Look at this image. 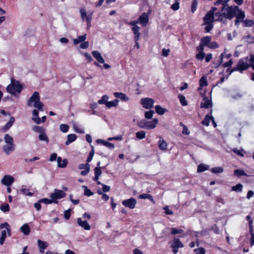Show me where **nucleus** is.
I'll list each match as a JSON object with an SVG mask.
<instances>
[{"label":"nucleus","instance_id":"obj_1","mask_svg":"<svg viewBox=\"0 0 254 254\" xmlns=\"http://www.w3.org/2000/svg\"><path fill=\"white\" fill-rule=\"evenodd\" d=\"M27 105L29 107H34L39 111H43L44 104L40 101V97L38 92H34L29 99Z\"/></svg>","mask_w":254,"mask_h":254},{"label":"nucleus","instance_id":"obj_2","mask_svg":"<svg viewBox=\"0 0 254 254\" xmlns=\"http://www.w3.org/2000/svg\"><path fill=\"white\" fill-rule=\"evenodd\" d=\"M238 11H239V7L237 6H229L228 4H225L222 8V15L225 18L231 19Z\"/></svg>","mask_w":254,"mask_h":254},{"label":"nucleus","instance_id":"obj_3","mask_svg":"<svg viewBox=\"0 0 254 254\" xmlns=\"http://www.w3.org/2000/svg\"><path fill=\"white\" fill-rule=\"evenodd\" d=\"M22 89L23 86L20 82L14 80H12L11 83L6 87L7 91L14 95H15L16 94H19Z\"/></svg>","mask_w":254,"mask_h":254},{"label":"nucleus","instance_id":"obj_4","mask_svg":"<svg viewBox=\"0 0 254 254\" xmlns=\"http://www.w3.org/2000/svg\"><path fill=\"white\" fill-rule=\"evenodd\" d=\"M158 123L157 119H154L152 121L142 120L138 123V126L142 128L152 129L156 127Z\"/></svg>","mask_w":254,"mask_h":254},{"label":"nucleus","instance_id":"obj_5","mask_svg":"<svg viewBox=\"0 0 254 254\" xmlns=\"http://www.w3.org/2000/svg\"><path fill=\"white\" fill-rule=\"evenodd\" d=\"M0 228L5 229V230L1 231V237L0 238V245H2L7 237V234L8 236H10L11 234L10 228L9 225L7 222L1 224L0 225Z\"/></svg>","mask_w":254,"mask_h":254},{"label":"nucleus","instance_id":"obj_6","mask_svg":"<svg viewBox=\"0 0 254 254\" xmlns=\"http://www.w3.org/2000/svg\"><path fill=\"white\" fill-rule=\"evenodd\" d=\"M86 39V35L84 34L83 35L79 36L77 38L73 40V42L74 45H77L80 43L79 48L82 49H87L89 45V42L85 41Z\"/></svg>","mask_w":254,"mask_h":254},{"label":"nucleus","instance_id":"obj_7","mask_svg":"<svg viewBox=\"0 0 254 254\" xmlns=\"http://www.w3.org/2000/svg\"><path fill=\"white\" fill-rule=\"evenodd\" d=\"M81 18L82 20H85L87 22L88 27H90L93 12H87L86 9L84 8H81L79 10Z\"/></svg>","mask_w":254,"mask_h":254},{"label":"nucleus","instance_id":"obj_8","mask_svg":"<svg viewBox=\"0 0 254 254\" xmlns=\"http://www.w3.org/2000/svg\"><path fill=\"white\" fill-rule=\"evenodd\" d=\"M65 196L66 193L64 191L55 189L54 192L51 194L50 198L52 199L54 203H57L59 199L64 198Z\"/></svg>","mask_w":254,"mask_h":254},{"label":"nucleus","instance_id":"obj_9","mask_svg":"<svg viewBox=\"0 0 254 254\" xmlns=\"http://www.w3.org/2000/svg\"><path fill=\"white\" fill-rule=\"evenodd\" d=\"M170 246L172 248L173 252L174 254L178 252V249L184 247L183 244L177 238H174L170 243Z\"/></svg>","mask_w":254,"mask_h":254},{"label":"nucleus","instance_id":"obj_10","mask_svg":"<svg viewBox=\"0 0 254 254\" xmlns=\"http://www.w3.org/2000/svg\"><path fill=\"white\" fill-rule=\"evenodd\" d=\"M154 103L155 101L150 98H144L140 100V103L143 107L147 109L152 108L153 107Z\"/></svg>","mask_w":254,"mask_h":254},{"label":"nucleus","instance_id":"obj_11","mask_svg":"<svg viewBox=\"0 0 254 254\" xmlns=\"http://www.w3.org/2000/svg\"><path fill=\"white\" fill-rule=\"evenodd\" d=\"M249 66H250L249 64L246 63L243 60H241L239 61L237 66L231 70L229 74H231L233 71H236V70H239V71H242L243 70L247 69L249 67Z\"/></svg>","mask_w":254,"mask_h":254},{"label":"nucleus","instance_id":"obj_12","mask_svg":"<svg viewBox=\"0 0 254 254\" xmlns=\"http://www.w3.org/2000/svg\"><path fill=\"white\" fill-rule=\"evenodd\" d=\"M137 201L133 197H130L129 199L124 200L122 201V204L125 206L130 209H133L135 207Z\"/></svg>","mask_w":254,"mask_h":254},{"label":"nucleus","instance_id":"obj_13","mask_svg":"<svg viewBox=\"0 0 254 254\" xmlns=\"http://www.w3.org/2000/svg\"><path fill=\"white\" fill-rule=\"evenodd\" d=\"M14 182V178L9 175H6L1 180V183L7 187H10Z\"/></svg>","mask_w":254,"mask_h":254},{"label":"nucleus","instance_id":"obj_14","mask_svg":"<svg viewBox=\"0 0 254 254\" xmlns=\"http://www.w3.org/2000/svg\"><path fill=\"white\" fill-rule=\"evenodd\" d=\"M77 223L79 226L85 230H90L91 227L89 223L86 220H84L82 218L77 219Z\"/></svg>","mask_w":254,"mask_h":254},{"label":"nucleus","instance_id":"obj_15","mask_svg":"<svg viewBox=\"0 0 254 254\" xmlns=\"http://www.w3.org/2000/svg\"><path fill=\"white\" fill-rule=\"evenodd\" d=\"M78 169L82 170L80 174L82 176H86L90 171V165L87 163L86 164H81L78 167Z\"/></svg>","mask_w":254,"mask_h":254},{"label":"nucleus","instance_id":"obj_16","mask_svg":"<svg viewBox=\"0 0 254 254\" xmlns=\"http://www.w3.org/2000/svg\"><path fill=\"white\" fill-rule=\"evenodd\" d=\"M138 21L142 26H145L149 21L148 15L144 12L139 17Z\"/></svg>","mask_w":254,"mask_h":254},{"label":"nucleus","instance_id":"obj_17","mask_svg":"<svg viewBox=\"0 0 254 254\" xmlns=\"http://www.w3.org/2000/svg\"><path fill=\"white\" fill-rule=\"evenodd\" d=\"M158 141V147L159 148L163 151H166L168 148L167 142L161 137L160 136Z\"/></svg>","mask_w":254,"mask_h":254},{"label":"nucleus","instance_id":"obj_18","mask_svg":"<svg viewBox=\"0 0 254 254\" xmlns=\"http://www.w3.org/2000/svg\"><path fill=\"white\" fill-rule=\"evenodd\" d=\"M92 55L99 63L104 64L105 60L99 51H93L92 52Z\"/></svg>","mask_w":254,"mask_h":254},{"label":"nucleus","instance_id":"obj_19","mask_svg":"<svg viewBox=\"0 0 254 254\" xmlns=\"http://www.w3.org/2000/svg\"><path fill=\"white\" fill-rule=\"evenodd\" d=\"M38 247L41 253H44V250L47 249L48 246V243L40 239L37 241Z\"/></svg>","mask_w":254,"mask_h":254},{"label":"nucleus","instance_id":"obj_20","mask_svg":"<svg viewBox=\"0 0 254 254\" xmlns=\"http://www.w3.org/2000/svg\"><path fill=\"white\" fill-rule=\"evenodd\" d=\"M235 16L237 18L235 21V24H237L238 23L243 21L245 17V12L239 8V11L236 12Z\"/></svg>","mask_w":254,"mask_h":254},{"label":"nucleus","instance_id":"obj_21","mask_svg":"<svg viewBox=\"0 0 254 254\" xmlns=\"http://www.w3.org/2000/svg\"><path fill=\"white\" fill-rule=\"evenodd\" d=\"M196 50L198 53L196 55V58L198 60H203L205 56L204 48L201 46H198L196 47Z\"/></svg>","mask_w":254,"mask_h":254},{"label":"nucleus","instance_id":"obj_22","mask_svg":"<svg viewBox=\"0 0 254 254\" xmlns=\"http://www.w3.org/2000/svg\"><path fill=\"white\" fill-rule=\"evenodd\" d=\"M114 95L115 97L120 99L121 100L124 102H127L129 101V97L125 93L122 92H115Z\"/></svg>","mask_w":254,"mask_h":254},{"label":"nucleus","instance_id":"obj_23","mask_svg":"<svg viewBox=\"0 0 254 254\" xmlns=\"http://www.w3.org/2000/svg\"><path fill=\"white\" fill-rule=\"evenodd\" d=\"M204 23H212L214 21L213 11H209L203 18Z\"/></svg>","mask_w":254,"mask_h":254},{"label":"nucleus","instance_id":"obj_24","mask_svg":"<svg viewBox=\"0 0 254 254\" xmlns=\"http://www.w3.org/2000/svg\"><path fill=\"white\" fill-rule=\"evenodd\" d=\"M32 120L36 124H41V118L39 117V112L37 110L34 109L33 110Z\"/></svg>","mask_w":254,"mask_h":254},{"label":"nucleus","instance_id":"obj_25","mask_svg":"<svg viewBox=\"0 0 254 254\" xmlns=\"http://www.w3.org/2000/svg\"><path fill=\"white\" fill-rule=\"evenodd\" d=\"M212 106L211 101L207 98L204 97L203 101L200 104V108H208Z\"/></svg>","mask_w":254,"mask_h":254},{"label":"nucleus","instance_id":"obj_26","mask_svg":"<svg viewBox=\"0 0 254 254\" xmlns=\"http://www.w3.org/2000/svg\"><path fill=\"white\" fill-rule=\"evenodd\" d=\"M96 142L97 143L102 144L104 146L108 147L109 148H110L111 149H113L115 147L114 145L112 143H111L108 141H106V140H102V139H98V140H97Z\"/></svg>","mask_w":254,"mask_h":254},{"label":"nucleus","instance_id":"obj_27","mask_svg":"<svg viewBox=\"0 0 254 254\" xmlns=\"http://www.w3.org/2000/svg\"><path fill=\"white\" fill-rule=\"evenodd\" d=\"M15 149L14 144H6V145L3 146V149L4 152L6 154H9L10 152L13 151Z\"/></svg>","mask_w":254,"mask_h":254},{"label":"nucleus","instance_id":"obj_28","mask_svg":"<svg viewBox=\"0 0 254 254\" xmlns=\"http://www.w3.org/2000/svg\"><path fill=\"white\" fill-rule=\"evenodd\" d=\"M210 41L211 37L209 36H206L201 39L200 43L199 46H201L203 48L204 46L208 47Z\"/></svg>","mask_w":254,"mask_h":254},{"label":"nucleus","instance_id":"obj_29","mask_svg":"<svg viewBox=\"0 0 254 254\" xmlns=\"http://www.w3.org/2000/svg\"><path fill=\"white\" fill-rule=\"evenodd\" d=\"M58 166L60 168H64L67 164V161L66 159L62 160L61 157L57 158Z\"/></svg>","mask_w":254,"mask_h":254},{"label":"nucleus","instance_id":"obj_30","mask_svg":"<svg viewBox=\"0 0 254 254\" xmlns=\"http://www.w3.org/2000/svg\"><path fill=\"white\" fill-rule=\"evenodd\" d=\"M140 27L139 26L132 27V30L134 35V40H139L140 33H139Z\"/></svg>","mask_w":254,"mask_h":254},{"label":"nucleus","instance_id":"obj_31","mask_svg":"<svg viewBox=\"0 0 254 254\" xmlns=\"http://www.w3.org/2000/svg\"><path fill=\"white\" fill-rule=\"evenodd\" d=\"M77 138L75 134H70L67 136V140L65 141V144L66 145H68L70 143L74 141Z\"/></svg>","mask_w":254,"mask_h":254},{"label":"nucleus","instance_id":"obj_32","mask_svg":"<svg viewBox=\"0 0 254 254\" xmlns=\"http://www.w3.org/2000/svg\"><path fill=\"white\" fill-rule=\"evenodd\" d=\"M119 101L118 99H115L113 101H108L107 103L106 107L108 108L112 107H117L119 105Z\"/></svg>","mask_w":254,"mask_h":254},{"label":"nucleus","instance_id":"obj_33","mask_svg":"<svg viewBox=\"0 0 254 254\" xmlns=\"http://www.w3.org/2000/svg\"><path fill=\"white\" fill-rule=\"evenodd\" d=\"M21 231L25 235H28L30 232V227L28 224H25L20 228Z\"/></svg>","mask_w":254,"mask_h":254},{"label":"nucleus","instance_id":"obj_34","mask_svg":"<svg viewBox=\"0 0 254 254\" xmlns=\"http://www.w3.org/2000/svg\"><path fill=\"white\" fill-rule=\"evenodd\" d=\"M39 139L42 141L45 142L46 143H48L49 141V139L48 137L47 136L46 130L44 131L43 133H42L41 134H39Z\"/></svg>","mask_w":254,"mask_h":254},{"label":"nucleus","instance_id":"obj_35","mask_svg":"<svg viewBox=\"0 0 254 254\" xmlns=\"http://www.w3.org/2000/svg\"><path fill=\"white\" fill-rule=\"evenodd\" d=\"M14 118L13 117H11L8 121V122L7 123L5 127L2 128V130L5 131L8 129L9 128L11 127L12 126L14 122Z\"/></svg>","mask_w":254,"mask_h":254},{"label":"nucleus","instance_id":"obj_36","mask_svg":"<svg viewBox=\"0 0 254 254\" xmlns=\"http://www.w3.org/2000/svg\"><path fill=\"white\" fill-rule=\"evenodd\" d=\"M32 130L34 132L39 133L41 134L43 133L44 131L46 130V129L42 127L38 126H34L32 127Z\"/></svg>","mask_w":254,"mask_h":254},{"label":"nucleus","instance_id":"obj_37","mask_svg":"<svg viewBox=\"0 0 254 254\" xmlns=\"http://www.w3.org/2000/svg\"><path fill=\"white\" fill-rule=\"evenodd\" d=\"M72 127H73V130L76 132L79 133H84L83 129L80 126H79L76 123H74L73 124Z\"/></svg>","mask_w":254,"mask_h":254},{"label":"nucleus","instance_id":"obj_38","mask_svg":"<svg viewBox=\"0 0 254 254\" xmlns=\"http://www.w3.org/2000/svg\"><path fill=\"white\" fill-rule=\"evenodd\" d=\"M138 198L140 199H148L152 202L154 203V199L152 196L149 194L143 193L139 195Z\"/></svg>","mask_w":254,"mask_h":254},{"label":"nucleus","instance_id":"obj_39","mask_svg":"<svg viewBox=\"0 0 254 254\" xmlns=\"http://www.w3.org/2000/svg\"><path fill=\"white\" fill-rule=\"evenodd\" d=\"M199 85L200 87L198 88V90H201V88L206 86L207 85V78L205 76H202L199 80Z\"/></svg>","mask_w":254,"mask_h":254},{"label":"nucleus","instance_id":"obj_40","mask_svg":"<svg viewBox=\"0 0 254 254\" xmlns=\"http://www.w3.org/2000/svg\"><path fill=\"white\" fill-rule=\"evenodd\" d=\"M213 118L211 115H207L205 116L203 121L202 123L203 125L208 126L210 121H212V119Z\"/></svg>","mask_w":254,"mask_h":254},{"label":"nucleus","instance_id":"obj_41","mask_svg":"<svg viewBox=\"0 0 254 254\" xmlns=\"http://www.w3.org/2000/svg\"><path fill=\"white\" fill-rule=\"evenodd\" d=\"M4 141L6 144H14L13 138L8 134H6L4 137Z\"/></svg>","mask_w":254,"mask_h":254},{"label":"nucleus","instance_id":"obj_42","mask_svg":"<svg viewBox=\"0 0 254 254\" xmlns=\"http://www.w3.org/2000/svg\"><path fill=\"white\" fill-rule=\"evenodd\" d=\"M109 99V97L106 95H103L102 96L101 98L98 100V103L99 104H104L106 106L107 105V103H108V100Z\"/></svg>","mask_w":254,"mask_h":254},{"label":"nucleus","instance_id":"obj_43","mask_svg":"<svg viewBox=\"0 0 254 254\" xmlns=\"http://www.w3.org/2000/svg\"><path fill=\"white\" fill-rule=\"evenodd\" d=\"M20 191L21 193H22L23 194H24L26 196H32L33 194V193L30 192V191L28 189L23 188V187L20 189Z\"/></svg>","mask_w":254,"mask_h":254},{"label":"nucleus","instance_id":"obj_44","mask_svg":"<svg viewBox=\"0 0 254 254\" xmlns=\"http://www.w3.org/2000/svg\"><path fill=\"white\" fill-rule=\"evenodd\" d=\"M156 112L160 115H162L165 113V109L161 107L160 105H157L155 106Z\"/></svg>","mask_w":254,"mask_h":254},{"label":"nucleus","instance_id":"obj_45","mask_svg":"<svg viewBox=\"0 0 254 254\" xmlns=\"http://www.w3.org/2000/svg\"><path fill=\"white\" fill-rule=\"evenodd\" d=\"M209 166L208 165L200 164L197 167V172H202L208 169Z\"/></svg>","mask_w":254,"mask_h":254},{"label":"nucleus","instance_id":"obj_46","mask_svg":"<svg viewBox=\"0 0 254 254\" xmlns=\"http://www.w3.org/2000/svg\"><path fill=\"white\" fill-rule=\"evenodd\" d=\"M136 137L138 139H142L145 137L146 136V132L144 131H140L136 132L135 133Z\"/></svg>","mask_w":254,"mask_h":254},{"label":"nucleus","instance_id":"obj_47","mask_svg":"<svg viewBox=\"0 0 254 254\" xmlns=\"http://www.w3.org/2000/svg\"><path fill=\"white\" fill-rule=\"evenodd\" d=\"M178 98L179 99V101L183 106H187L188 105V102L186 100L185 97L181 94H179L178 95Z\"/></svg>","mask_w":254,"mask_h":254},{"label":"nucleus","instance_id":"obj_48","mask_svg":"<svg viewBox=\"0 0 254 254\" xmlns=\"http://www.w3.org/2000/svg\"><path fill=\"white\" fill-rule=\"evenodd\" d=\"M224 170L221 167H214L211 169V172L214 174L221 173Z\"/></svg>","mask_w":254,"mask_h":254},{"label":"nucleus","instance_id":"obj_49","mask_svg":"<svg viewBox=\"0 0 254 254\" xmlns=\"http://www.w3.org/2000/svg\"><path fill=\"white\" fill-rule=\"evenodd\" d=\"M82 188L84 189V194L85 195H86L87 196H90L93 195V193L86 186H82Z\"/></svg>","mask_w":254,"mask_h":254},{"label":"nucleus","instance_id":"obj_50","mask_svg":"<svg viewBox=\"0 0 254 254\" xmlns=\"http://www.w3.org/2000/svg\"><path fill=\"white\" fill-rule=\"evenodd\" d=\"M180 0H174L173 2H174L173 4L171 5V8L173 10H177L180 8V3H179Z\"/></svg>","mask_w":254,"mask_h":254},{"label":"nucleus","instance_id":"obj_51","mask_svg":"<svg viewBox=\"0 0 254 254\" xmlns=\"http://www.w3.org/2000/svg\"><path fill=\"white\" fill-rule=\"evenodd\" d=\"M0 209L3 212H7L9 211V206L7 203H2L0 206Z\"/></svg>","mask_w":254,"mask_h":254},{"label":"nucleus","instance_id":"obj_52","mask_svg":"<svg viewBox=\"0 0 254 254\" xmlns=\"http://www.w3.org/2000/svg\"><path fill=\"white\" fill-rule=\"evenodd\" d=\"M243 189V185L241 184L236 185L235 186L232 187V190L233 191L236 192H241Z\"/></svg>","mask_w":254,"mask_h":254},{"label":"nucleus","instance_id":"obj_53","mask_svg":"<svg viewBox=\"0 0 254 254\" xmlns=\"http://www.w3.org/2000/svg\"><path fill=\"white\" fill-rule=\"evenodd\" d=\"M60 129L63 132H67L69 129V126L66 124H61L60 126Z\"/></svg>","mask_w":254,"mask_h":254},{"label":"nucleus","instance_id":"obj_54","mask_svg":"<svg viewBox=\"0 0 254 254\" xmlns=\"http://www.w3.org/2000/svg\"><path fill=\"white\" fill-rule=\"evenodd\" d=\"M232 150L233 152L236 153L238 155L240 156L243 157L244 156V151L243 149H238L237 148H234Z\"/></svg>","mask_w":254,"mask_h":254},{"label":"nucleus","instance_id":"obj_55","mask_svg":"<svg viewBox=\"0 0 254 254\" xmlns=\"http://www.w3.org/2000/svg\"><path fill=\"white\" fill-rule=\"evenodd\" d=\"M230 57H231V55L230 54L226 53V52L225 51L223 53H222L221 54V56H220V59H221L220 63H223V59L224 58H226L227 59H229Z\"/></svg>","mask_w":254,"mask_h":254},{"label":"nucleus","instance_id":"obj_56","mask_svg":"<svg viewBox=\"0 0 254 254\" xmlns=\"http://www.w3.org/2000/svg\"><path fill=\"white\" fill-rule=\"evenodd\" d=\"M184 231L182 229H179L176 228H171V233L173 235H176L178 234H182L183 233Z\"/></svg>","mask_w":254,"mask_h":254},{"label":"nucleus","instance_id":"obj_57","mask_svg":"<svg viewBox=\"0 0 254 254\" xmlns=\"http://www.w3.org/2000/svg\"><path fill=\"white\" fill-rule=\"evenodd\" d=\"M39 202L43 203L46 204H49L54 203V201H53V200L51 198L50 199L42 198L39 200Z\"/></svg>","mask_w":254,"mask_h":254},{"label":"nucleus","instance_id":"obj_58","mask_svg":"<svg viewBox=\"0 0 254 254\" xmlns=\"http://www.w3.org/2000/svg\"><path fill=\"white\" fill-rule=\"evenodd\" d=\"M154 114V112L152 110H150V111H147L145 113V117L146 119H150L152 118Z\"/></svg>","mask_w":254,"mask_h":254},{"label":"nucleus","instance_id":"obj_59","mask_svg":"<svg viewBox=\"0 0 254 254\" xmlns=\"http://www.w3.org/2000/svg\"><path fill=\"white\" fill-rule=\"evenodd\" d=\"M234 175L237 176H241L246 175L244 171L242 170L237 169L234 171Z\"/></svg>","mask_w":254,"mask_h":254},{"label":"nucleus","instance_id":"obj_60","mask_svg":"<svg viewBox=\"0 0 254 254\" xmlns=\"http://www.w3.org/2000/svg\"><path fill=\"white\" fill-rule=\"evenodd\" d=\"M195 254H205V250L203 248H199L194 250Z\"/></svg>","mask_w":254,"mask_h":254},{"label":"nucleus","instance_id":"obj_61","mask_svg":"<svg viewBox=\"0 0 254 254\" xmlns=\"http://www.w3.org/2000/svg\"><path fill=\"white\" fill-rule=\"evenodd\" d=\"M94 154V151L93 147H92V150L89 152L88 157V158H87V162L88 163H89L90 162H91V160H92V159H93V157Z\"/></svg>","mask_w":254,"mask_h":254},{"label":"nucleus","instance_id":"obj_62","mask_svg":"<svg viewBox=\"0 0 254 254\" xmlns=\"http://www.w3.org/2000/svg\"><path fill=\"white\" fill-rule=\"evenodd\" d=\"M205 25V30L206 32H209L213 28L212 23H204Z\"/></svg>","mask_w":254,"mask_h":254},{"label":"nucleus","instance_id":"obj_63","mask_svg":"<svg viewBox=\"0 0 254 254\" xmlns=\"http://www.w3.org/2000/svg\"><path fill=\"white\" fill-rule=\"evenodd\" d=\"M70 211L71 209H69L64 212V217L65 219L68 220L70 216Z\"/></svg>","mask_w":254,"mask_h":254},{"label":"nucleus","instance_id":"obj_64","mask_svg":"<svg viewBox=\"0 0 254 254\" xmlns=\"http://www.w3.org/2000/svg\"><path fill=\"white\" fill-rule=\"evenodd\" d=\"M163 209L165 211V213L167 215H172L173 214V212L169 208L168 206H164Z\"/></svg>","mask_w":254,"mask_h":254}]
</instances>
